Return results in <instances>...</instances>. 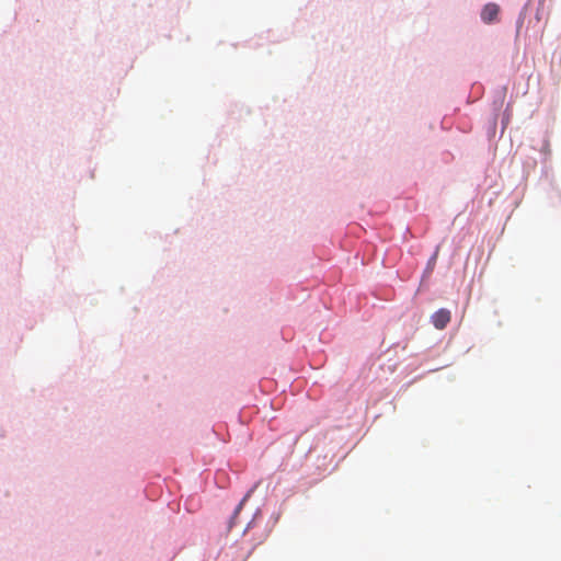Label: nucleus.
<instances>
[{
  "label": "nucleus",
  "instance_id": "f03ea898",
  "mask_svg": "<svg viewBox=\"0 0 561 561\" xmlns=\"http://www.w3.org/2000/svg\"><path fill=\"white\" fill-rule=\"evenodd\" d=\"M500 7L495 3H488L481 12V19L485 23H491L497 19Z\"/></svg>",
  "mask_w": 561,
  "mask_h": 561
},
{
  "label": "nucleus",
  "instance_id": "f257e3e1",
  "mask_svg": "<svg viewBox=\"0 0 561 561\" xmlns=\"http://www.w3.org/2000/svg\"><path fill=\"white\" fill-rule=\"evenodd\" d=\"M450 311L443 308L432 316V323L436 329L443 330L450 322Z\"/></svg>",
  "mask_w": 561,
  "mask_h": 561
},
{
  "label": "nucleus",
  "instance_id": "7ed1b4c3",
  "mask_svg": "<svg viewBox=\"0 0 561 561\" xmlns=\"http://www.w3.org/2000/svg\"><path fill=\"white\" fill-rule=\"evenodd\" d=\"M241 505H242V504L238 505V508H237L236 513H238V512H239V510L241 508Z\"/></svg>",
  "mask_w": 561,
  "mask_h": 561
}]
</instances>
